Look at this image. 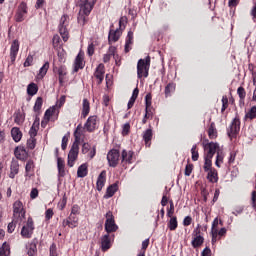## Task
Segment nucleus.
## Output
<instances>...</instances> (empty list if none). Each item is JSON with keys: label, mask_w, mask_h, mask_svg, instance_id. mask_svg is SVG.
<instances>
[{"label": "nucleus", "mask_w": 256, "mask_h": 256, "mask_svg": "<svg viewBox=\"0 0 256 256\" xmlns=\"http://www.w3.org/2000/svg\"><path fill=\"white\" fill-rule=\"evenodd\" d=\"M79 225V218L77 216L69 215L68 218L62 221L63 227H69L70 229H75Z\"/></svg>", "instance_id": "11"}, {"label": "nucleus", "mask_w": 256, "mask_h": 256, "mask_svg": "<svg viewBox=\"0 0 256 256\" xmlns=\"http://www.w3.org/2000/svg\"><path fill=\"white\" fill-rule=\"evenodd\" d=\"M16 159H19L20 161H25L27 159V150H25V147H16L14 151Z\"/></svg>", "instance_id": "17"}, {"label": "nucleus", "mask_w": 256, "mask_h": 256, "mask_svg": "<svg viewBox=\"0 0 256 256\" xmlns=\"http://www.w3.org/2000/svg\"><path fill=\"white\" fill-rule=\"evenodd\" d=\"M23 121H25V117L21 113H17L14 116V122L17 123V125H22Z\"/></svg>", "instance_id": "50"}, {"label": "nucleus", "mask_w": 256, "mask_h": 256, "mask_svg": "<svg viewBox=\"0 0 256 256\" xmlns=\"http://www.w3.org/2000/svg\"><path fill=\"white\" fill-rule=\"evenodd\" d=\"M83 67H85L83 64V55L78 54L74 63V73H77V71H79V69H83Z\"/></svg>", "instance_id": "27"}, {"label": "nucleus", "mask_w": 256, "mask_h": 256, "mask_svg": "<svg viewBox=\"0 0 256 256\" xmlns=\"http://www.w3.org/2000/svg\"><path fill=\"white\" fill-rule=\"evenodd\" d=\"M30 139H35L37 137V127H35V124L32 125V127L29 130Z\"/></svg>", "instance_id": "53"}, {"label": "nucleus", "mask_w": 256, "mask_h": 256, "mask_svg": "<svg viewBox=\"0 0 256 256\" xmlns=\"http://www.w3.org/2000/svg\"><path fill=\"white\" fill-rule=\"evenodd\" d=\"M149 67H151V57L147 56L145 59H140L137 64L138 79L141 77H149Z\"/></svg>", "instance_id": "1"}, {"label": "nucleus", "mask_w": 256, "mask_h": 256, "mask_svg": "<svg viewBox=\"0 0 256 256\" xmlns=\"http://www.w3.org/2000/svg\"><path fill=\"white\" fill-rule=\"evenodd\" d=\"M33 231H35V222H33V218L29 217L26 225L22 227L20 235L23 239H31L33 237Z\"/></svg>", "instance_id": "3"}, {"label": "nucleus", "mask_w": 256, "mask_h": 256, "mask_svg": "<svg viewBox=\"0 0 256 256\" xmlns=\"http://www.w3.org/2000/svg\"><path fill=\"white\" fill-rule=\"evenodd\" d=\"M177 227H178L177 217L170 218V220L168 222V228L170 229V231H175V229H177Z\"/></svg>", "instance_id": "43"}, {"label": "nucleus", "mask_w": 256, "mask_h": 256, "mask_svg": "<svg viewBox=\"0 0 256 256\" xmlns=\"http://www.w3.org/2000/svg\"><path fill=\"white\" fill-rule=\"evenodd\" d=\"M204 151H205V156L208 159H213V156L215 155V152L219 151V144L210 142L204 144Z\"/></svg>", "instance_id": "9"}, {"label": "nucleus", "mask_w": 256, "mask_h": 256, "mask_svg": "<svg viewBox=\"0 0 256 256\" xmlns=\"http://www.w3.org/2000/svg\"><path fill=\"white\" fill-rule=\"evenodd\" d=\"M133 151L123 150L121 154L122 163H133Z\"/></svg>", "instance_id": "22"}, {"label": "nucleus", "mask_w": 256, "mask_h": 256, "mask_svg": "<svg viewBox=\"0 0 256 256\" xmlns=\"http://www.w3.org/2000/svg\"><path fill=\"white\" fill-rule=\"evenodd\" d=\"M106 180H107V172L105 170H103L99 174L97 182H96L97 191H102L103 190V187H105V181Z\"/></svg>", "instance_id": "15"}, {"label": "nucleus", "mask_w": 256, "mask_h": 256, "mask_svg": "<svg viewBox=\"0 0 256 256\" xmlns=\"http://www.w3.org/2000/svg\"><path fill=\"white\" fill-rule=\"evenodd\" d=\"M202 256H211V248L206 247V248L202 251Z\"/></svg>", "instance_id": "64"}, {"label": "nucleus", "mask_w": 256, "mask_h": 256, "mask_svg": "<svg viewBox=\"0 0 256 256\" xmlns=\"http://www.w3.org/2000/svg\"><path fill=\"white\" fill-rule=\"evenodd\" d=\"M115 53H117V48L114 46H110L108 49V53L105 54L103 57V62L109 63V61H111V57H113V59H117V56L115 55Z\"/></svg>", "instance_id": "19"}, {"label": "nucleus", "mask_w": 256, "mask_h": 256, "mask_svg": "<svg viewBox=\"0 0 256 256\" xmlns=\"http://www.w3.org/2000/svg\"><path fill=\"white\" fill-rule=\"evenodd\" d=\"M19 173V161L13 159L10 165V179H15V175Z\"/></svg>", "instance_id": "21"}, {"label": "nucleus", "mask_w": 256, "mask_h": 256, "mask_svg": "<svg viewBox=\"0 0 256 256\" xmlns=\"http://www.w3.org/2000/svg\"><path fill=\"white\" fill-rule=\"evenodd\" d=\"M13 217L16 221H23L25 218V209H23L22 201H15L13 204Z\"/></svg>", "instance_id": "5"}, {"label": "nucleus", "mask_w": 256, "mask_h": 256, "mask_svg": "<svg viewBox=\"0 0 256 256\" xmlns=\"http://www.w3.org/2000/svg\"><path fill=\"white\" fill-rule=\"evenodd\" d=\"M41 107H43V98L38 97L33 107L34 113H37L39 115V113H41Z\"/></svg>", "instance_id": "36"}, {"label": "nucleus", "mask_w": 256, "mask_h": 256, "mask_svg": "<svg viewBox=\"0 0 256 256\" xmlns=\"http://www.w3.org/2000/svg\"><path fill=\"white\" fill-rule=\"evenodd\" d=\"M66 205H67V196H65V194H64L62 200L58 204L60 211H63L65 209Z\"/></svg>", "instance_id": "54"}, {"label": "nucleus", "mask_w": 256, "mask_h": 256, "mask_svg": "<svg viewBox=\"0 0 256 256\" xmlns=\"http://www.w3.org/2000/svg\"><path fill=\"white\" fill-rule=\"evenodd\" d=\"M11 255V247L7 242H4L2 244V247H0V256H9Z\"/></svg>", "instance_id": "32"}, {"label": "nucleus", "mask_w": 256, "mask_h": 256, "mask_svg": "<svg viewBox=\"0 0 256 256\" xmlns=\"http://www.w3.org/2000/svg\"><path fill=\"white\" fill-rule=\"evenodd\" d=\"M241 130V121L239 118H234L229 129H228V136L235 137L237 133Z\"/></svg>", "instance_id": "10"}, {"label": "nucleus", "mask_w": 256, "mask_h": 256, "mask_svg": "<svg viewBox=\"0 0 256 256\" xmlns=\"http://www.w3.org/2000/svg\"><path fill=\"white\" fill-rule=\"evenodd\" d=\"M53 215H54L53 209H51V208L47 209L46 212H45L46 221H49L50 219H52Z\"/></svg>", "instance_id": "58"}, {"label": "nucleus", "mask_w": 256, "mask_h": 256, "mask_svg": "<svg viewBox=\"0 0 256 256\" xmlns=\"http://www.w3.org/2000/svg\"><path fill=\"white\" fill-rule=\"evenodd\" d=\"M87 173H88L87 164H81L77 170V177H80V178L87 177Z\"/></svg>", "instance_id": "35"}, {"label": "nucleus", "mask_w": 256, "mask_h": 256, "mask_svg": "<svg viewBox=\"0 0 256 256\" xmlns=\"http://www.w3.org/2000/svg\"><path fill=\"white\" fill-rule=\"evenodd\" d=\"M59 43H61V37H59V35H54L53 39H52V45L54 48L59 47Z\"/></svg>", "instance_id": "52"}, {"label": "nucleus", "mask_w": 256, "mask_h": 256, "mask_svg": "<svg viewBox=\"0 0 256 256\" xmlns=\"http://www.w3.org/2000/svg\"><path fill=\"white\" fill-rule=\"evenodd\" d=\"M70 215L77 217L79 215V205H73Z\"/></svg>", "instance_id": "59"}, {"label": "nucleus", "mask_w": 256, "mask_h": 256, "mask_svg": "<svg viewBox=\"0 0 256 256\" xmlns=\"http://www.w3.org/2000/svg\"><path fill=\"white\" fill-rule=\"evenodd\" d=\"M33 65V55H28L24 62V67H31Z\"/></svg>", "instance_id": "57"}, {"label": "nucleus", "mask_w": 256, "mask_h": 256, "mask_svg": "<svg viewBox=\"0 0 256 256\" xmlns=\"http://www.w3.org/2000/svg\"><path fill=\"white\" fill-rule=\"evenodd\" d=\"M35 169V162L33 160H28L25 166L26 173H31Z\"/></svg>", "instance_id": "48"}, {"label": "nucleus", "mask_w": 256, "mask_h": 256, "mask_svg": "<svg viewBox=\"0 0 256 256\" xmlns=\"http://www.w3.org/2000/svg\"><path fill=\"white\" fill-rule=\"evenodd\" d=\"M37 143V140L35 138H30L27 140V147L28 149H35V145Z\"/></svg>", "instance_id": "55"}, {"label": "nucleus", "mask_w": 256, "mask_h": 256, "mask_svg": "<svg viewBox=\"0 0 256 256\" xmlns=\"http://www.w3.org/2000/svg\"><path fill=\"white\" fill-rule=\"evenodd\" d=\"M47 71H49V62H45L44 65L40 68L38 77L43 79L47 75Z\"/></svg>", "instance_id": "39"}, {"label": "nucleus", "mask_w": 256, "mask_h": 256, "mask_svg": "<svg viewBox=\"0 0 256 256\" xmlns=\"http://www.w3.org/2000/svg\"><path fill=\"white\" fill-rule=\"evenodd\" d=\"M115 193H117V184H112L107 188L104 198L111 199V197H113V195H115Z\"/></svg>", "instance_id": "28"}, {"label": "nucleus", "mask_w": 256, "mask_h": 256, "mask_svg": "<svg viewBox=\"0 0 256 256\" xmlns=\"http://www.w3.org/2000/svg\"><path fill=\"white\" fill-rule=\"evenodd\" d=\"M143 139L146 143V145H148V147L151 145V143H149L151 141V139H153V130L151 128L147 129L144 134H143Z\"/></svg>", "instance_id": "34"}, {"label": "nucleus", "mask_w": 256, "mask_h": 256, "mask_svg": "<svg viewBox=\"0 0 256 256\" xmlns=\"http://www.w3.org/2000/svg\"><path fill=\"white\" fill-rule=\"evenodd\" d=\"M205 241V238L203 236H194L191 244L194 249H197V247H201Z\"/></svg>", "instance_id": "30"}, {"label": "nucleus", "mask_w": 256, "mask_h": 256, "mask_svg": "<svg viewBox=\"0 0 256 256\" xmlns=\"http://www.w3.org/2000/svg\"><path fill=\"white\" fill-rule=\"evenodd\" d=\"M91 150V145H89V143H84L82 145V153L85 155L87 153H89V151Z\"/></svg>", "instance_id": "61"}, {"label": "nucleus", "mask_w": 256, "mask_h": 256, "mask_svg": "<svg viewBox=\"0 0 256 256\" xmlns=\"http://www.w3.org/2000/svg\"><path fill=\"white\" fill-rule=\"evenodd\" d=\"M90 106H89V100L84 99L83 100V109H82V117H87L89 115Z\"/></svg>", "instance_id": "40"}, {"label": "nucleus", "mask_w": 256, "mask_h": 256, "mask_svg": "<svg viewBox=\"0 0 256 256\" xmlns=\"http://www.w3.org/2000/svg\"><path fill=\"white\" fill-rule=\"evenodd\" d=\"M81 135H83V126L81 124H79L76 127V130L74 131V137H75V141L74 142H78L81 141Z\"/></svg>", "instance_id": "38"}, {"label": "nucleus", "mask_w": 256, "mask_h": 256, "mask_svg": "<svg viewBox=\"0 0 256 256\" xmlns=\"http://www.w3.org/2000/svg\"><path fill=\"white\" fill-rule=\"evenodd\" d=\"M15 227L16 225H15V218H14L13 221L8 224V233H13V231H15Z\"/></svg>", "instance_id": "63"}, {"label": "nucleus", "mask_w": 256, "mask_h": 256, "mask_svg": "<svg viewBox=\"0 0 256 256\" xmlns=\"http://www.w3.org/2000/svg\"><path fill=\"white\" fill-rule=\"evenodd\" d=\"M58 177H65V160L61 157L57 158Z\"/></svg>", "instance_id": "24"}, {"label": "nucleus", "mask_w": 256, "mask_h": 256, "mask_svg": "<svg viewBox=\"0 0 256 256\" xmlns=\"http://www.w3.org/2000/svg\"><path fill=\"white\" fill-rule=\"evenodd\" d=\"M94 77L98 79V85L103 83V79H105V65L99 64L94 73Z\"/></svg>", "instance_id": "14"}, {"label": "nucleus", "mask_w": 256, "mask_h": 256, "mask_svg": "<svg viewBox=\"0 0 256 256\" xmlns=\"http://www.w3.org/2000/svg\"><path fill=\"white\" fill-rule=\"evenodd\" d=\"M193 173V166L191 164H187L185 167V175L189 177Z\"/></svg>", "instance_id": "60"}, {"label": "nucleus", "mask_w": 256, "mask_h": 256, "mask_svg": "<svg viewBox=\"0 0 256 256\" xmlns=\"http://www.w3.org/2000/svg\"><path fill=\"white\" fill-rule=\"evenodd\" d=\"M77 157H79V142L74 141L68 153V167H73V165H75Z\"/></svg>", "instance_id": "6"}, {"label": "nucleus", "mask_w": 256, "mask_h": 256, "mask_svg": "<svg viewBox=\"0 0 256 256\" xmlns=\"http://www.w3.org/2000/svg\"><path fill=\"white\" fill-rule=\"evenodd\" d=\"M11 135H12V139H13V141H15V143H19V141H21V139L23 137V133L17 127L12 128Z\"/></svg>", "instance_id": "25"}, {"label": "nucleus", "mask_w": 256, "mask_h": 256, "mask_svg": "<svg viewBox=\"0 0 256 256\" xmlns=\"http://www.w3.org/2000/svg\"><path fill=\"white\" fill-rule=\"evenodd\" d=\"M237 93H238V96L240 97V101H244V100H245V97L247 96V92H245V88H243L242 86H240V87L237 89Z\"/></svg>", "instance_id": "49"}, {"label": "nucleus", "mask_w": 256, "mask_h": 256, "mask_svg": "<svg viewBox=\"0 0 256 256\" xmlns=\"http://www.w3.org/2000/svg\"><path fill=\"white\" fill-rule=\"evenodd\" d=\"M49 256H58L57 255V246L55 244H52L50 246V254Z\"/></svg>", "instance_id": "62"}, {"label": "nucleus", "mask_w": 256, "mask_h": 256, "mask_svg": "<svg viewBox=\"0 0 256 256\" xmlns=\"http://www.w3.org/2000/svg\"><path fill=\"white\" fill-rule=\"evenodd\" d=\"M101 249L102 251H109L111 249V238H109V234L101 237Z\"/></svg>", "instance_id": "20"}, {"label": "nucleus", "mask_w": 256, "mask_h": 256, "mask_svg": "<svg viewBox=\"0 0 256 256\" xmlns=\"http://www.w3.org/2000/svg\"><path fill=\"white\" fill-rule=\"evenodd\" d=\"M56 71L59 75V83H60V85H63L65 75H67V68H65V66H60V67L56 68Z\"/></svg>", "instance_id": "29"}, {"label": "nucleus", "mask_w": 256, "mask_h": 256, "mask_svg": "<svg viewBox=\"0 0 256 256\" xmlns=\"http://www.w3.org/2000/svg\"><path fill=\"white\" fill-rule=\"evenodd\" d=\"M27 13V4L25 2H22L17 10L15 19L17 23H21L22 21H25V15Z\"/></svg>", "instance_id": "12"}, {"label": "nucleus", "mask_w": 256, "mask_h": 256, "mask_svg": "<svg viewBox=\"0 0 256 256\" xmlns=\"http://www.w3.org/2000/svg\"><path fill=\"white\" fill-rule=\"evenodd\" d=\"M119 157H121V154L119 153V150L112 149L107 154V161L109 167H116L119 165Z\"/></svg>", "instance_id": "8"}, {"label": "nucleus", "mask_w": 256, "mask_h": 256, "mask_svg": "<svg viewBox=\"0 0 256 256\" xmlns=\"http://www.w3.org/2000/svg\"><path fill=\"white\" fill-rule=\"evenodd\" d=\"M87 53L89 57H93V54L95 53V44H93V42L88 45Z\"/></svg>", "instance_id": "56"}, {"label": "nucleus", "mask_w": 256, "mask_h": 256, "mask_svg": "<svg viewBox=\"0 0 256 256\" xmlns=\"http://www.w3.org/2000/svg\"><path fill=\"white\" fill-rule=\"evenodd\" d=\"M119 37H121V31L117 30H110L108 35V43L111 45L112 43H117L119 41Z\"/></svg>", "instance_id": "18"}, {"label": "nucleus", "mask_w": 256, "mask_h": 256, "mask_svg": "<svg viewBox=\"0 0 256 256\" xmlns=\"http://www.w3.org/2000/svg\"><path fill=\"white\" fill-rule=\"evenodd\" d=\"M256 118V106H253L245 115V119L253 120Z\"/></svg>", "instance_id": "44"}, {"label": "nucleus", "mask_w": 256, "mask_h": 256, "mask_svg": "<svg viewBox=\"0 0 256 256\" xmlns=\"http://www.w3.org/2000/svg\"><path fill=\"white\" fill-rule=\"evenodd\" d=\"M207 179H208V181H210V183H217V181L219 179V178H217V170L213 169V170L208 171Z\"/></svg>", "instance_id": "37"}, {"label": "nucleus", "mask_w": 256, "mask_h": 256, "mask_svg": "<svg viewBox=\"0 0 256 256\" xmlns=\"http://www.w3.org/2000/svg\"><path fill=\"white\" fill-rule=\"evenodd\" d=\"M173 91H175V84L169 83L165 87V95H166V97H169V95H171V93H173Z\"/></svg>", "instance_id": "47"}, {"label": "nucleus", "mask_w": 256, "mask_h": 256, "mask_svg": "<svg viewBox=\"0 0 256 256\" xmlns=\"http://www.w3.org/2000/svg\"><path fill=\"white\" fill-rule=\"evenodd\" d=\"M152 96L151 93L146 94L145 96V109H151V105H152Z\"/></svg>", "instance_id": "51"}, {"label": "nucleus", "mask_w": 256, "mask_h": 256, "mask_svg": "<svg viewBox=\"0 0 256 256\" xmlns=\"http://www.w3.org/2000/svg\"><path fill=\"white\" fill-rule=\"evenodd\" d=\"M95 3H97V0H80L79 8L81 9V13H84L86 16L91 15V11H93Z\"/></svg>", "instance_id": "7"}, {"label": "nucleus", "mask_w": 256, "mask_h": 256, "mask_svg": "<svg viewBox=\"0 0 256 256\" xmlns=\"http://www.w3.org/2000/svg\"><path fill=\"white\" fill-rule=\"evenodd\" d=\"M58 31L64 42L69 41V16L68 15H63L60 18Z\"/></svg>", "instance_id": "2"}, {"label": "nucleus", "mask_w": 256, "mask_h": 256, "mask_svg": "<svg viewBox=\"0 0 256 256\" xmlns=\"http://www.w3.org/2000/svg\"><path fill=\"white\" fill-rule=\"evenodd\" d=\"M84 129H86L88 133H93V131L97 129V116L88 117L86 123L84 124Z\"/></svg>", "instance_id": "13"}, {"label": "nucleus", "mask_w": 256, "mask_h": 256, "mask_svg": "<svg viewBox=\"0 0 256 256\" xmlns=\"http://www.w3.org/2000/svg\"><path fill=\"white\" fill-rule=\"evenodd\" d=\"M78 23H79V25H85V23H87V15H85V13L81 12V9L78 14Z\"/></svg>", "instance_id": "45"}, {"label": "nucleus", "mask_w": 256, "mask_h": 256, "mask_svg": "<svg viewBox=\"0 0 256 256\" xmlns=\"http://www.w3.org/2000/svg\"><path fill=\"white\" fill-rule=\"evenodd\" d=\"M106 222H105V231L109 233H115L119 229L117 224H115V216H113V212L108 211L105 215Z\"/></svg>", "instance_id": "4"}, {"label": "nucleus", "mask_w": 256, "mask_h": 256, "mask_svg": "<svg viewBox=\"0 0 256 256\" xmlns=\"http://www.w3.org/2000/svg\"><path fill=\"white\" fill-rule=\"evenodd\" d=\"M205 159V163H204V171L207 173L209 171H213V168H212V165L213 163L211 162V160L213 158H207V157H204Z\"/></svg>", "instance_id": "41"}, {"label": "nucleus", "mask_w": 256, "mask_h": 256, "mask_svg": "<svg viewBox=\"0 0 256 256\" xmlns=\"http://www.w3.org/2000/svg\"><path fill=\"white\" fill-rule=\"evenodd\" d=\"M208 135L210 139H215L217 137V130L215 129V123H211L208 129Z\"/></svg>", "instance_id": "42"}, {"label": "nucleus", "mask_w": 256, "mask_h": 256, "mask_svg": "<svg viewBox=\"0 0 256 256\" xmlns=\"http://www.w3.org/2000/svg\"><path fill=\"white\" fill-rule=\"evenodd\" d=\"M55 113H59L57 105H54L45 111L44 119L46 123H49V120L51 119L52 115H55Z\"/></svg>", "instance_id": "23"}, {"label": "nucleus", "mask_w": 256, "mask_h": 256, "mask_svg": "<svg viewBox=\"0 0 256 256\" xmlns=\"http://www.w3.org/2000/svg\"><path fill=\"white\" fill-rule=\"evenodd\" d=\"M131 45H133V31H129L127 34L124 48L125 53H129L131 51Z\"/></svg>", "instance_id": "26"}, {"label": "nucleus", "mask_w": 256, "mask_h": 256, "mask_svg": "<svg viewBox=\"0 0 256 256\" xmlns=\"http://www.w3.org/2000/svg\"><path fill=\"white\" fill-rule=\"evenodd\" d=\"M18 53H19V40H14L10 48L11 61H15V59H17Z\"/></svg>", "instance_id": "16"}, {"label": "nucleus", "mask_w": 256, "mask_h": 256, "mask_svg": "<svg viewBox=\"0 0 256 256\" xmlns=\"http://www.w3.org/2000/svg\"><path fill=\"white\" fill-rule=\"evenodd\" d=\"M26 249H27V254L29 256H35L37 254V243L33 241L26 247Z\"/></svg>", "instance_id": "33"}, {"label": "nucleus", "mask_w": 256, "mask_h": 256, "mask_svg": "<svg viewBox=\"0 0 256 256\" xmlns=\"http://www.w3.org/2000/svg\"><path fill=\"white\" fill-rule=\"evenodd\" d=\"M192 161H199V152L197 151V145H193L191 148Z\"/></svg>", "instance_id": "46"}, {"label": "nucleus", "mask_w": 256, "mask_h": 256, "mask_svg": "<svg viewBox=\"0 0 256 256\" xmlns=\"http://www.w3.org/2000/svg\"><path fill=\"white\" fill-rule=\"evenodd\" d=\"M38 91H39V87L35 83H30L27 86V94L30 95V97H33V95H37Z\"/></svg>", "instance_id": "31"}]
</instances>
